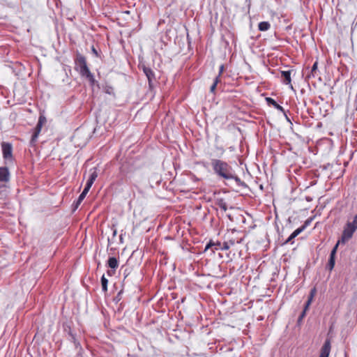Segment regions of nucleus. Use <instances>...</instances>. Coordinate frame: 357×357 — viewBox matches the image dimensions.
<instances>
[{"label":"nucleus","mask_w":357,"mask_h":357,"mask_svg":"<svg viewBox=\"0 0 357 357\" xmlns=\"http://www.w3.org/2000/svg\"><path fill=\"white\" fill-rule=\"evenodd\" d=\"M98 177V173L96 171V169H93V172L91 173L89 178L96 181V178Z\"/></svg>","instance_id":"obj_26"},{"label":"nucleus","mask_w":357,"mask_h":357,"mask_svg":"<svg viewBox=\"0 0 357 357\" xmlns=\"http://www.w3.org/2000/svg\"><path fill=\"white\" fill-rule=\"evenodd\" d=\"M107 264L109 268L113 269L112 271H107V274L109 275H112L114 273V271L119 266V261L117 259L114 257H109L107 261Z\"/></svg>","instance_id":"obj_7"},{"label":"nucleus","mask_w":357,"mask_h":357,"mask_svg":"<svg viewBox=\"0 0 357 357\" xmlns=\"http://www.w3.org/2000/svg\"><path fill=\"white\" fill-rule=\"evenodd\" d=\"M220 245V243H218V244H215L214 243H213L212 241H210L208 243L206 244L205 248H204V252H206L209 248L213 247V246H216V245Z\"/></svg>","instance_id":"obj_25"},{"label":"nucleus","mask_w":357,"mask_h":357,"mask_svg":"<svg viewBox=\"0 0 357 357\" xmlns=\"http://www.w3.org/2000/svg\"><path fill=\"white\" fill-rule=\"evenodd\" d=\"M116 235V229H114L113 231V236H115Z\"/></svg>","instance_id":"obj_38"},{"label":"nucleus","mask_w":357,"mask_h":357,"mask_svg":"<svg viewBox=\"0 0 357 357\" xmlns=\"http://www.w3.org/2000/svg\"><path fill=\"white\" fill-rule=\"evenodd\" d=\"M340 243H339V241L337 242L336 245L334 246V248H333V250H331V252L330 257H335V255H336V252H337V250L338 245H339Z\"/></svg>","instance_id":"obj_22"},{"label":"nucleus","mask_w":357,"mask_h":357,"mask_svg":"<svg viewBox=\"0 0 357 357\" xmlns=\"http://www.w3.org/2000/svg\"><path fill=\"white\" fill-rule=\"evenodd\" d=\"M218 205L222 211H226L227 210V203L223 199H220Z\"/></svg>","instance_id":"obj_19"},{"label":"nucleus","mask_w":357,"mask_h":357,"mask_svg":"<svg viewBox=\"0 0 357 357\" xmlns=\"http://www.w3.org/2000/svg\"><path fill=\"white\" fill-rule=\"evenodd\" d=\"M107 284H108V280L103 275L101 278V284H102V289L104 292H107Z\"/></svg>","instance_id":"obj_17"},{"label":"nucleus","mask_w":357,"mask_h":357,"mask_svg":"<svg viewBox=\"0 0 357 357\" xmlns=\"http://www.w3.org/2000/svg\"><path fill=\"white\" fill-rule=\"evenodd\" d=\"M10 179V173L7 167H0V181L8 182Z\"/></svg>","instance_id":"obj_8"},{"label":"nucleus","mask_w":357,"mask_h":357,"mask_svg":"<svg viewBox=\"0 0 357 357\" xmlns=\"http://www.w3.org/2000/svg\"><path fill=\"white\" fill-rule=\"evenodd\" d=\"M220 82V79H219V77H216L215 80H214V82L213 84H212V86H211L210 88V91L211 93H214L215 90V88H216V86L218 84V83Z\"/></svg>","instance_id":"obj_20"},{"label":"nucleus","mask_w":357,"mask_h":357,"mask_svg":"<svg viewBox=\"0 0 357 357\" xmlns=\"http://www.w3.org/2000/svg\"><path fill=\"white\" fill-rule=\"evenodd\" d=\"M41 121V125L45 121V118L44 116H40L39 120Z\"/></svg>","instance_id":"obj_34"},{"label":"nucleus","mask_w":357,"mask_h":357,"mask_svg":"<svg viewBox=\"0 0 357 357\" xmlns=\"http://www.w3.org/2000/svg\"><path fill=\"white\" fill-rule=\"evenodd\" d=\"M227 242H229V244L231 245H234L235 244V241L234 240H229Z\"/></svg>","instance_id":"obj_35"},{"label":"nucleus","mask_w":357,"mask_h":357,"mask_svg":"<svg viewBox=\"0 0 357 357\" xmlns=\"http://www.w3.org/2000/svg\"><path fill=\"white\" fill-rule=\"evenodd\" d=\"M356 229L357 225L354 221L347 222L344 227L341 238L339 240V243H341V244L346 243L352 238L353 234L356 231Z\"/></svg>","instance_id":"obj_3"},{"label":"nucleus","mask_w":357,"mask_h":357,"mask_svg":"<svg viewBox=\"0 0 357 357\" xmlns=\"http://www.w3.org/2000/svg\"><path fill=\"white\" fill-rule=\"evenodd\" d=\"M315 292H316V289H315V288L312 289L311 290V291H310V296H309V298H308V299H307V300H310V301L312 302V298H313V297H314V296Z\"/></svg>","instance_id":"obj_30"},{"label":"nucleus","mask_w":357,"mask_h":357,"mask_svg":"<svg viewBox=\"0 0 357 357\" xmlns=\"http://www.w3.org/2000/svg\"><path fill=\"white\" fill-rule=\"evenodd\" d=\"M75 68L79 71V74L82 77H86L91 84H93L95 79L87 66L86 58L82 54H78L75 59Z\"/></svg>","instance_id":"obj_2"},{"label":"nucleus","mask_w":357,"mask_h":357,"mask_svg":"<svg viewBox=\"0 0 357 357\" xmlns=\"http://www.w3.org/2000/svg\"><path fill=\"white\" fill-rule=\"evenodd\" d=\"M40 130L37 128L36 127L34 128V132L32 135L31 139L30 140V145L31 146H35L38 137L40 132Z\"/></svg>","instance_id":"obj_11"},{"label":"nucleus","mask_w":357,"mask_h":357,"mask_svg":"<svg viewBox=\"0 0 357 357\" xmlns=\"http://www.w3.org/2000/svg\"><path fill=\"white\" fill-rule=\"evenodd\" d=\"M230 248V245L229 244V242H224L222 244V246L221 247V250H227Z\"/></svg>","instance_id":"obj_27"},{"label":"nucleus","mask_w":357,"mask_h":357,"mask_svg":"<svg viewBox=\"0 0 357 357\" xmlns=\"http://www.w3.org/2000/svg\"><path fill=\"white\" fill-rule=\"evenodd\" d=\"M331 349V343L330 339H326L324 344H323L319 357H328Z\"/></svg>","instance_id":"obj_5"},{"label":"nucleus","mask_w":357,"mask_h":357,"mask_svg":"<svg viewBox=\"0 0 357 357\" xmlns=\"http://www.w3.org/2000/svg\"><path fill=\"white\" fill-rule=\"evenodd\" d=\"M142 70L148 79L149 86L151 87L153 82L155 79L154 72L146 66H142Z\"/></svg>","instance_id":"obj_6"},{"label":"nucleus","mask_w":357,"mask_h":357,"mask_svg":"<svg viewBox=\"0 0 357 357\" xmlns=\"http://www.w3.org/2000/svg\"><path fill=\"white\" fill-rule=\"evenodd\" d=\"M281 78L284 84H289L291 89H293V86L291 84V72L289 70L282 71Z\"/></svg>","instance_id":"obj_9"},{"label":"nucleus","mask_w":357,"mask_h":357,"mask_svg":"<svg viewBox=\"0 0 357 357\" xmlns=\"http://www.w3.org/2000/svg\"><path fill=\"white\" fill-rule=\"evenodd\" d=\"M3 158L5 160L13 161V146L9 142H3L1 143Z\"/></svg>","instance_id":"obj_4"},{"label":"nucleus","mask_w":357,"mask_h":357,"mask_svg":"<svg viewBox=\"0 0 357 357\" xmlns=\"http://www.w3.org/2000/svg\"><path fill=\"white\" fill-rule=\"evenodd\" d=\"M93 52H95L96 54H97V52H96V50H95L94 48L93 49Z\"/></svg>","instance_id":"obj_40"},{"label":"nucleus","mask_w":357,"mask_h":357,"mask_svg":"<svg viewBox=\"0 0 357 357\" xmlns=\"http://www.w3.org/2000/svg\"><path fill=\"white\" fill-rule=\"evenodd\" d=\"M309 306H310V305H305V308H304V310H305V312H306V311H307V310L308 309Z\"/></svg>","instance_id":"obj_39"},{"label":"nucleus","mask_w":357,"mask_h":357,"mask_svg":"<svg viewBox=\"0 0 357 357\" xmlns=\"http://www.w3.org/2000/svg\"><path fill=\"white\" fill-rule=\"evenodd\" d=\"M229 179H234L238 185H245L244 182H243L241 178L235 174L234 171L232 172V177L229 178Z\"/></svg>","instance_id":"obj_16"},{"label":"nucleus","mask_w":357,"mask_h":357,"mask_svg":"<svg viewBox=\"0 0 357 357\" xmlns=\"http://www.w3.org/2000/svg\"><path fill=\"white\" fill-rule=\"evenodd\" d=\"M312 221V219H307L305 221L303 225H302L301 227H303V230L310 224Z\"/></svg>","instance_id":"obj_28"},{"label":"nucleus","mask_w":357,"mask_h":357,"mask_svg":"<svg viewBox=\"0 0 357 357\" xmlns=\"http://www.w3.org/2000/svg\"><path fill=\"white\" fill-rule=\"evenodd\" d=\"M266 100L268 104L272 105L275 109H277L279 111L284 112V109L282 106L278 105L273 98H266Z\"/></svg>","instance_id":"obj_12"},{"label":"nucleus","mask_w":357,"mask_h":357,"mask_svg":"<svg viewBox=\"0 0 357 357\" xmlns=\"http://www.w3.org/2000/svg\"><path fill=\"white\" fill-rule=\"evenodd\" d=\"M305 313H306L305 310H303L298 317V321H301L303 319V317L305 316Z\"/></svg>","instance_id":"obj_31"},{"label":"nucleus","mask_w":357,"mask_h":357,"mask_svg":"<svg viewBox=\"0 0 357 357\" xmlns=\"http://www.w3.org/2000/svg\"><path fill=\"white\" fill-rule=\"evenodd\" d=\"M340 243H339V241L337 242L336 245L334 246V248H333V250H331V252L330 257H335V255H336V252H337V250L338 245H339Z\"/></svg>","instance_id":"obj_24"},{"label":"nucleus","mask_w":357,"mask_h":357,"mask_svg":"<svg viewBox=\"0 0 357 357\" xmlns=\"http://www.w3.org/2000/svg\"><path fill=\"white\" fill-rule=\"evenodd\" d=\"M317 65H318L317 62H315L313 64L310 73L307 75V79H310L311 77H314L315 76L317 75V71H318L317 70Z\"/></svg>","instance_id":"obj_13"},{"label":"nucleus","mask_w":357,"mask_h":357,"mask_svg":"<svg viewBox=\"0 0 357 357\" xmlns=\"http://www.w3.org/2000/svg\"><path fill=\"white\" fill-rule=\"evenodd\" d=\"M42 126L43 125H41V121H38L36 127L41 130Z\"/></svg>","instance_id":"obj_33"},{"label":"nucleus","mask_w":357,"mask_h":357,"mask_svg":"<svg viewBox=\"0 0 357 357\" xmlns=\"http://www.w3.org/2000/svg\"><path fill=\"white\" fill-rule=\"evenodd\" d=\"M303 231V227H299L296 229L286 240L284 243H289L292 241L294 238H295L298 234H300Z\"/></svg>","instance_id":"obj_10"},{"label":"nucleus","mask_w":357,"mask_h":357,"mask_svg":"<svg viewBox=\"0 0 357 357\" xmlns=\"http://www.w3.org/2000/svg\"><path fill=\"white\" fill-rule=\"evenodd\" d=\"M94 181L92 180V179H90L89 178L87 182H86V186L84 188V190L86 192H89L91 187L92 186L93 183Z\"/></svg>","instance_id":"obj_21"},{"label":"nucleus","mask_w":357,"mask_h":357,"mask_svg":"<svg viewBox=\"0 0 357 357\" xmlns=\"http://www.w3.org/2000/svg\"><path fill=\"white\" fill-rule=\"evenodd\" d=\"M311 303H312V302L310 301V300H307V302H306V303H305V305H310L311 304Z\"/></svg>","instance_id":"obj_37"},{"label":"nucleus","mask_w":357,"mask_h":357,"mask_svg":"<svg viewBox=\"0 0 357 357\" xmlns=\"http://www.w3.org/2000/svg\"><path fill=\"white\" fill-rule=\"evenodd\" d=\"M335 257H330V258H329V260H328V264H327V268L330 271H332L333 269V268H334L335 263Z\"/></svg>","instance_id":"obj_18"},{"label":"nucleus","mask_w":357,"mask_h":357,"mask_svg":"<svg viewBox=\"0 0 357 357\" xmlns=\"http://www.w3.org/2000/svg\"><path fill=\"white\" fill-rule=\"evenodd\" d=\"M315 292H316V289H315V288L312 289L311 290V291H310V296H309V298H308V299H307V300H310V301L312 302V298H313V297H314V296Z\"/></svg>","instance_id":"obj_29"},{"label":"nucleus","mask_w":357,"mask_h":357,"mask_svg":"<svg viewBox=\"0 0 357 357\" xmlns=\"http://www.w3.org/2000/svg\"><path fill=\"white\" fill-rule=\"evenodd\" d=\"M88 192H86L85 190L82 191V192L79 195L77 200L75 203H74L75 209H76L79 205L81 204V202L83 201V199L85 198L86 195H87Z\"/></svg>","instance_id":"obj_14"},{"label":"nucleus","mask_w":357,"mask_h":357,"mask_svg":"<svg viewBox=\"0 0 357 357\" xmlns=\"http://www.w3.org/2000/svg\"><path fill=\"white\" fill-rule=\"evenodd\" d=\"M357 225V214L354 216V220H353Z\"/></svg>","instance_id":"obj_36"},{"label":"nucleus","mask_w":357,"mask_h":357,"mask_svg":"<svg viewBox=\"0 0 357 357\" xmlns=\"http://www.w3.org/2000/svg\"><path fill=\"white\" fill-rule=\"evenodd\" d=\"M270 27L271 24L268 22H261L258 25L259 30L261 31H267Z\"/></svg>","instance_id":"obj_15"},{"label":"nucleus","mask_w":357,"mask_h":357,"mask_svg":"<svg viewBox=\"0 0 357 357\" xmlns=\"http://www.w3.org/2000/svg\"><path fill=\"white\" fill-rule=\"evenodd\" d=\"M223 70H224V66H223V65H222V66H220V67L219 75H218V77H220V75H221V74L222 73Z\"/></svg>","instance_id":"obj_32"},{"label":"nucleus","mask_w":357,"mask_h":357,"mask_svg":"<svg viewBox=\"0 0 357 357\" xmlns=\"http://www.w3.org/2000/svg\"><path fill=\"white\" fill-rule=\"evenodd\" d=\"M211 165L214 173L219 177L227 180L232 177L234 169L227 162L219 159H211Z\"/></svg>","instance_id":"obj_1"},{"label":"nucleus","mask_w":357,"mask_h":357,"mask_svg":"<svg viewBox=\"0 0 357 357\" xmlns=\"http://www.w3.org/2000/svg\"><path fill=\"white\" fill-rule=\"evenodd\" d=\"M214 252H215V250H213L211 251V253H214Z\"/></svg>","instance_id":"obj_41"},{"label":"nucleus","mask_w":357,"mask_h":357,"mask_svg":"<svg viewBox=\"0 0 357 357\" xmlns=\"http://www.w3.org/2000/svg\"><path fill=\"white\" fill-rule=\"evenodd\" d=\"M340 243H339V241L337 242L336 245L334 246V248H333V250H331V252L330 257H335V255H336V252H337V250L338 245H339Z\"/></svg>","instance_id":"obj_23"}]
</instances>
